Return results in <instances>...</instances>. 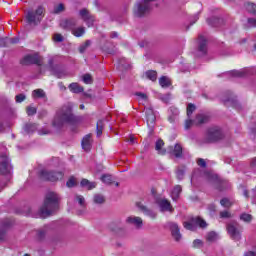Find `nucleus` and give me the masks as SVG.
<instances>
[{
  "label": "nucleus",
  "instance_id": "nucleus-1",
  "mask_svg": "<svg viewBox=\"0 0 256 256\" xmlns=\"http://www.w3.org/2000/svg\"><path fill=\"white\" fill-rule=\"evenodd\" d=\"M77 118L75 114H73V106L71 104H67L62 106L57 112L52 121L53 127L59 129L63 127L65 123H75Z\"/></svg>",
  "mask_w": 256,
  "mask_h": 256
},
{
  "label": "nucleus",
  "instance_id": "nucleus-2",
  "mask_svg": "<svg viewBox=\"0 0 256 256\" xmlns=\"http://www.w3.org/2000/svg\"><path fill=\"white\" fill-rule=\"evenodd\" d=\"M61 201V196L56 192H48L45 196L43 205L40 207L39 213L40 217H49L53 215L55 211L59 209V202Z\"/></svg>",
  "mask_w": 256,
  "mask_h": 256
},
{
  "label": "nucleus",
  "instance_id": "nucleus-3",
  "mask_svg": "<svg viewBox=\"0 0 256 256\" xmlns=\"http://www.w3.org/2000/svg\"><path fill=\"white\" fill-rule=\"evenodd\" d=\"M155 0H138L133 8V15L134 17H146V15H149L151 13V3H153Z\"/></svg>",
  "mask_w": 256,
  "mask_h": 256
},
{
  "label": "nucleus",
  "instance_id": "nucleus-4",
  "mask_svg": "<svg viewBox=\"0 0 256 256\" xmlns=\"http://www.w3.org/2000/svg\"><path fill=\"white\" fill-rule=\"evenodd\" d=\"M43 17H45V8L43 6H38L35 10H28L26 14L28 23H32L33 25L41 23Z\"/></svg>",
  "mask_w": 256,
  "mask_h": 256
},
{
  "label": "nucleus",
  "instance_id": "nucleus-5",
  "mask_svg": "<svg viewBox=\"0 0 256 256\" xmlns=\"http://www.w3.org/2000/svg\"><path fill=\"white\" fill-rule=\"evenodd\" d=\"M77 25V21L70 19V20H62L60 23V27L63 29H70L72 30V34L74 37H83L85 35V27H78L75 28Z\"/></svg>",
  "mask_w": 256,
  "mask_h": 256
},
{
  "label": "nucleus",
  "instance_id": "nucleus-6",
  "mask_svg": "<svg viewBox=\"0 0 256 256\" xmlns=\"http://www.w3.org/2000/svg\"><path fill=\"white\" fill-rule=\"evenodd\" d=\"M197 227L205 229V227H207V222L200 217L192 218L190 222H184V229H187L188 231H195Z\"/></svg>",
  "mask_w": 256,
  "mask_h": 256
},
{
  "label": "nucleus",
  "instance_id": "nucleus-7",
  "mask_svg": "<svg viewBox=\"0 0 256 256\" xmlns=\"http://www.w3.org/2000/svg\"><path fill=\"white\" fill-rule=\"evenodd\" d=\"M40 177L45 181L55 182V181H60V179H63L64 174L61 171L55 172V171L42 170L40 172Z\"/></svg>",
  "mask_w": 256,
  "mask_h": 256
},
{
  "label": "nucleus",
  "instance_id": "nucleus-8",
  "mask_svg": "<svg viewBox=\"0 0 256 256\" xmlns=\"http://www.w3.org/2000/svg\"><path fill=\"white\" fill-rule=\"evenodd\" d=\"M11 160L7 154L0 155V175H11Z\"/></svg>",
  "mask_w": 256,
  "mask_h": 256
},
{
  "label": "nucleus",
  "instance_id": "nucleus-9",
  "mask_svg": "<svg viewBox=\"0 0 256 256\" xmlns=\"http://www.w3.org/2000/svg\"><path fill=\"white\" fill-rule=\"evenodd\" d=\"M43 58L39 54L26 55L22 60V65H42Z\"/></svg>",
  "mask_w": 256,
  "mask_h": 256
},
{
  "label": "nucleus",
  "instance_id": "nucleus-10",
  "mask_svg": "<svg viewBox=\"0 0 256 256\" xmlns=\"http://www.w3.org/2000/svg\"><path fill=\"white\" fill-rule=\"evenodd\" d=\"M227 231L234 241H239L241 239V229L238 223H230L227 226Z\"/></svg>",
  "mask_w": 256,
  "mask_h": 256
},
{
  "label": "nucleus",
  "instance_id": "nucleus-11",
  "mask_svg": "<svg viewBox=\"0 0 256 256\" xmlns=\"http://www.w3.org/2000/svg\"><path fill=\"white\" fill-rule=\"evenodd\" d=\"M223 134L221 133V130L217 129V128H210L207 131L206 134V141L208 143H213L215 141H219L220 139H222Z\"/></svg>",
  "mask_w": 256,
  "mask_h": 256
},
{
  "label": "nucleus",
  "instance_id": "nucleus-12",
  "mask_svg": "<svg viewBox=\"0 0 256 256\" xmlns=\"http://www.w3.org/2000/svg\"><path fill=\"white\" fill-rule=\"evenodd\" d=\"M209 121V116L205 114H199L196 116L194 123L195 125H203ZM191 125H193V120H186L185 121V129H191Z\"/></svg>",
  "mask_w": 256,
  "mask_h": 256
},
{
  "label": "nucleus",
  "instance_id": "nucleus-13",
  "mask_svg": "<svg viewBox=\"0 0 256 256\" xmlns=\"http://www.w3.org/2000/svg\"><path fill=\"white\" fill-rule=\"evenodd\" d=\"M156 203L162 213H165L166 211L173 213V206H171V202H169V200L162 198L158 199Z\"/></svg>",
  "mask_w": 256,
  "mask_h": 256
},
{
  "label": "nucleus",
  "instance_id": "nucleus-14",
  "mask_svg": "<svg viewBox=\"0 0 256 256\" xmlns=\"http://www.w3.org/2000/svg\"><path fill=\"white\" fill-rule=\"evenodd\" d=\"M79 15L81 19H83L84 22H86L88 27H93V23L95 22V18L89 13V10L82 9L79 12Z\"/></svg>",
  "mask_w": 256,
  "mask_h": 256
},
{
  "label": "nucleus",
  "instance_id": "nucleus-15",
  "mask_svg": "<svg viewBox=\"0 0 256 256\" xmlns=\"http://www.w3.org/2000/svg\"><path fill=\"white\" fill-rule=\"evenodd\" d=\"M169 227H170L171 235L174 241H177V242L181 241V239H183V235H181V230L179 229V225L175 223H170Z\"/></svg>",
  "mask_w": 256,
  "mask_h": 256
},
{
  "label": "nucleus",
  "instance_id": "nucleus-16",
  "mask_svg": "<svg viewBox=\"0 0 256 256\" xmlns=\"http://www.w3.org/2000/svg\"><path fill=\"white\" fill-rule=\"evenodd\" d=\"M126 223L128 225H133L136 229H141L143 227V219L138 216H129L126 218Z\"/></svg>",
  "mask_w": 256,
  "mask_h": 256
},
{
  "label": "nucleus",
  "instance_id": "nucleus-17",
  "mask_svg": "<svg viewBox=\"0 0 256 256\" xmlns=\"http://www.w3.org/2000/svg\"><path fill=\"white\" fill-rule=\"evenodd\" d=\"M226 75H228V77H247V75H251V69L232 70L227 72Z\"/></svg>",
  "mask_w": 256,
  "mask_h": 256
},
{
  "label": "nucleus",
  "instance_id": "nucleus-18",
  "mask_svg": "<svg viewBox=\"0 0 256 256\" xmlns=\"http://www.w3.org/2000/svg\"><path fill=\"white\" fill-rule=\"evenodd\" d=\"M146 113V123L149 127L153 126L155 124V121L157 117L155 116V111H153V108L149 107L145 109Z\"/></svg>",
  "mask_w": 256,
  "mask_h": 256
},
{
  "label": "nucleus",
  "instance_id": "nucleus-19",
  "mask_svg": "<svg viewBox=\"0 0 256 256\" xmlns=\"http://www.w3.org/2000/svg\"><path fill=\"white\" fill-rule=\"evenodd\" d=\"M177 117H179V109L177 107H170V109L168 110V120L170 123L175 122V119H177Z\"/></svg>",
  "mask_w": 256,
  "mask_h": 256
},
{
  "label": "nucleus",
  "instance_id": "nucleus-20",
  "mask_svg": "<svg viewBox=\"0 0 256 256\" xmlns=\"http://www.w3.org/2000/svg\"><path fill=\"white\" fill-rule=\"evenodd\" d=\"M169 152H170L172 155H174V157H176V158H181V157H183V147H181L180 144H176V145L174 146V148H173V147H170V148H169Z\"/></svg>",
  "mask_w": 256,
  "mask_h": 256
},
{
  "label": "nucleus",
  "instance_id": "nucleus-21",
  "mask_svg": "<svg viewBox=\"0 0 256 256\" xmlns=\"http://www.w3.org/2000/svg\"><path fill=\"white\" fill-rule=\"evenodd\" d=\"M198 49L202 55H205V53H207V39L204 36L199 37Z\"/></svg>",
  "mask_w": 256,
  "mask_h": 256
},
{
  "label": "nucleus",
  "instance_id": "nucleus-22",
  "mask_svg": "<svg viewBox=\"0 0 256 256\" xmlns=\"http://www.w3.org/2000/svg\"><path fill=\"white\" fill-rule=\"evenodd\" d=\"M91 134H87L83 139H82V142H81V145H82V149L86 152H89L91 151Z\"/></svg>",
  "mask_w": 256,
  "mask_h": 256
},
{
  "label": "nucleus",
  "instance_id": "nucleus-23",
  "mask_svg": "<svg viewBox=\"0 0 256 256\" xmlns=\"http://www.w3.org/2000/svg\"><path fill=\"white\" fill-rule=\"evenodd\" d=\"M164 146H165V142H163V140L159 139L156 141L155 150L159 155H165V153H167V150L163 148Z\"/></svg>",
  "mask_w": 256,
  "mask_h": 256
},
{
  "label": "nucleus",
  "instance_id": "nucleus-24",
  "mask_svg": "<svg viewBox=\"0 0 256 256\" xmlns=\"http://www.w3.org/2000/svg\"><path fill=\"white\" fill-rule=\"evenodd\" d=\"M137 207H139V209H141V211H143V213H145L151 219H155V217H157V214L155 212H153V210L147 209V207L145 205L138 203Z\"/></svg>",
  "mask_w": 256,
  "mask_h": 256
},
{
  "label": "nucleus",
  "instance_id": "nucleus-25",
  "mask_svg": "<svg viewBox=\"0 0 256 256\" xmlns=\"http://www.w3.org/2000/svg\"><path fill=\"white\" fill-rule=\"evenodd\" d=\"M81 187H86V189H88L89 191H91V189H95L97 187V183L95 182H91L87 179H82V181L80 182Z\"/></svg>",
  "mask_w": 256,
  "mask_h": 256
},
{
  "label": "nucleus",
  "instance_id": "nucleus-26",
  "mask_svg": "<svg viewBox=\"0 0 256 256\" xmlns=\"http://www.w3.org/2000/svg\"><path fill=\"white\" fill-rule=\"evenodd\" d=\"M181 191H183V189L179 185L173 188L171 197L174 201H177L179 199V196L181 195Z\"/></svg>",
  "mask_w": 256,
  "mask_h": 256
},
{
  "label": "nucleus",
  "instance_id": "nucleus-27",
  "mask_svg": "<svg viewBox=\"0 0 256 256\" xmlns=\"http://www.w3.org/2000/svg\"><path fill=\"white\" fill-rule=\"evenodd\" d=\"M68 87L72 93H83L84 91L83 86L78 83H71Z\"/></svg>",
  "mask_w": 256,
  "mask_h": 256
},
{
  "label": "nucleus",
  "instance_id": "nucleus-28",
  "mask_svg": "<svg viewBox=\"0 0 256 256\" xmlns=\"http://www.w3.org/2000/svg\"><path fill=\"white\" fill-rule=\"evenodd\" d=\"M103 127H105V121L99 120L96 126L97 137H101V135H103Z\"/></svg>",
  "mask_w": 256,
  "mask_h": 256
},
{
  "label": "nucleus",
  "instance_id": "nucleus-29",
  "mask_svg": "<svg viewBox=\"0 0 256 256\" xmlns=\"http://www.w3.org/2000/svg\"><path fill=\"white\" fill-rule=\"evenodd\" d=\"M159 85L163 88L171 87V80H169V78L166 76H162L159 79Z\"/></svg>",
  "mask_w": 256,
  "mask_h": 256
},
{
  "label": "nucleus",
  "instance_id": "nucleus-30",
  "mask_svg": "<svg viewBox=\"0 0 256 256\" xmlns=\"http://www.w3.org/2000/svg\"><path fill=\"white\" fill-rule=\"evenodd\" d=\"M93 201L96 205H103V203H105V196L101 194H95Z\"/></svg>",
  "mask_w": 256,
  "mask_h": 256
},
{
  "label": "nucleus",
  "instance_id": "nucleus-31",
  "mask_svg": "<svg viewBox=\"0 0 256 256\" xmlns=\"http://www.w3.org/2000/svg\"><path fill=\"white\" fill-rule=\"evenodd\" d=\"M146 79H149L150 81H157V72L153 70H149L145 72Z\"/></svg>",
  "mask_w": 256,
  "mask_h": 256
},
{
  "label": "nucleus",
  "instance_id": "nucleus-32",
  "mask_svg": "<svg viewBox=\"0 0 256 256\" xmlns=\"http://www.w3.org/2000/svg\"><path fill=\"white\" fill-rule=\"evenodd\" d=\"M32 97L37 99H43V97H45V91H43V89H36L33 91Z\"/></svg>",
  "mask_w": 256,
  "mask_h": 256
},
{
  "label": "nucleus",
  "instance_id": "nucleus-33",
  "mask_svg": "<svg viewBox=\"0 0 256 256\" xmlns=\"http://www.w3.org/2000/svg\"><path fill=\"white\" fill-rule=\"evenodd\" d=\"M245 8H246V11H248V13H252V15H256V5L254 3H246Z\"/></svg>",
  "mask_w": 256,
  "mask_h": 256
},
{
  "label": "nucleus",
  "instance_id": "nucleus-34",
  "mask_svg": "<svg viewBox=\"0 0 256 256\" xmlns=\"http://www.w3.org/2000/svg\"><path fill=\"white\" fill-rule=\"evenodd\" d=\"M102 183H105L106 185H111L113 183V176L109 174H105L101 177Z\"/></svg>",
  "mask_w": 256,
  "mask_h": 256
},
{
  "label": "nucleus",
  "instance_id": "nucleus-35",
  "mask_svg": "<svg viewBox=\"0 0 256 256\" xmlns=\"http://www.w3.org/2000/svg\"><path fill=\"white\" fill-rule=\"evenodd\" d=\"M37 130V124H26L24 127V131L26 133H33Z\"/></svg>",
  "mask_w": 256,
  "mask_h": 256
},
{
  "label": "nucleus",
  "instance_id": "nucleus-36",
  "mask_svg": "<svg viewBox=\"0 0 256 256\" xmlns=\"http://www.w3.org/2000/svg\"><path fill=\"white\" fill-rule=\"evenodd\" d=\"M63 11H65V5L57 4L54 6L53 13H55V15H59V13H63Z\"/></svg>",
  "mask_w": 256,
  "mask_h": 256
},
{
  "label": "nucleus",
  "instance_id": "nucleus-37",
  "mask_svg": "<svg viewBox=\"0 0 256 256\" xmlns=\"http://www.w3.org/2000/svg\"><path fill=\"white\" fill-rule=\"evenodd\" d=\"M91 46V40H87L84 44H82L79 47V51L80 53H85V51H87V48Z\"/></svg>",
  "mask_w": 256,
  "mask_h": 256
},
{
  "label": "nucleus",
  "instance_id": "nucleus-38",
  "mask_svg": "<svg viewBox=\"0 0 256 256\" xmlns=\"http://www.w3.org/2000/svg\"><path fill=\"white\" fill-rule=\"evenodd\" d=\"M241 221H244L245 223H249L252 221L253 216L251 214L244 213L240 216Z\"/></svg>",
  "mask_w": 256,
  "mask_h": 256
},
{
  "label": "nucleus",
  "instance_id": "nucleus-39",
  "mask_svg": "<svg viewBox=\"0 0 256 256\" xmlns=\"http://www.w3.org/2000/svg\"><path fill=\"white\" fill-rule=\"evenodd\" d=\"M82 81L86 85H91V83H93V78L89 74H85L84 76H82Z\"/></svg>",
  "mask_w": 256,
  "mask_h": 256
},
{
  "label": "nucleus",
  "instance_id": "nucleus-40",
  "mask_svg": "<svg viewBox=\"0 0 256 256\" xmlns=\"http://www.w3.org/2000/svg\"><path fill=\"white\" fill-rule=\"evenodd\" d=\"M219 22V18L212 17L207 19L208 25H211L212 27H217V23Z\"/></svg>",
  "mask_w": 256,
  "mask_h": 256
},
{
  "label": "nucleus",
  "instance_id": "nucleus-41",
  "mask_svg": "<svg viewBox=\"0 0 256 256\" xmlns=\"http://www.w3.org/2000/svg\"><path fill=\"white\" fill-rule=\"evenodd\" d=\"M77 185V180H75V177H70L69 180L66 182V187H75Z\"/></svg>",
  "mask_w": 256,
  "mask_h": 256
},
{
  "label": "nucleus",
  "instance_id": "nucleus-42",
  "mask_svg": "<svg viewBox=\"0 0 256 256\" xmlns=\"http://www.w3.org/2000/svg\"><path fill=\"white\" fill-rule=\"evenodd\" d=\"M176 175H177V179L181 181V179H183V177L185 176V169L178 168L176 171Z\"/></svg>",
  "mask_w": 256,
  "mask_h": 256
},
{
  "label": "nucleus",
  "instance_id": "nucleus-43",
  "mask_svg": "<svg viewBox=\"0 0 256 256\" xmlns=\"http://www.w3.org/2000/svg\"><path fill=\"white\" fill-rule=\"evenodd\" d=\"M220 204L222 205V207H231V205H233V203L227 199V198H224L220 201Z\"/></svg>",
  "mask_w": 256,
  "mask_h": 256
},
{
  "label": "nucleus",
  "instance_id": "nucleus-44",
  "mask_svg": "<svg viewBox=\"0 0 256 256\" xmlns=\"http://www.w3.org/2000/svg\"><path fill=\"white\" fill-rule=\"evenodd\" d=\"M76 201L79 203L80 207H85V197H83L82 195H77Z\"/></svg>",
  "mask_w": 256,
  "mask_h": 256
},
{
  "label": "nucleus",
  "instance_id": "nucleus-45",
  "mask_svg": "<svg viewBox=\"0 0 256 256\" xmlns=\"http://www.w3.org/2000/svg\"><path fill=\"white\" fill-rule=\"evenodd\" d=\"M136 95H137L139 101H142V103H147V94L138 92V93H136Z\"/></svg>",
  "mask_w": 256,
  "mask_h": 256
},
{
  "label": "nucleus",
  "instance_id": "nucleus-46",
  "mask_svg": "<svg viewBox=\"0 0 256 256\" xmlns=\"http://www.w3.org/2000/svg\"><path fill=\"white\" fill-rule=\"evenodd\" d=\"M194 111H195V105L189 104L187 107V116L191 117V115H193Z\"/></svg>",
  "mask_w": 256,
  "mask_h": 256
},
{
  "label": "nucleus",
  "instance_id": "nucleus-47",
  "mask_svg": "<svg viewBox=\"0 0 256 256\" xmlns=\"http://www.w3.org/2000/svg\"><path fill=\"white\" fill-rule=\"evenodd\" d=\"M63 35L61 34H54L53 36V41H55L56 43H63Z\"/></svg>",
  "mask_w": 256,
  "mask_h": 256
},
{
  "label": "nucleus",
  "instance_id": "nucleus-48",
  "mask_svg": "<svg viewBox=\"0 0 256 256\" xmlns=\"http://www.w3.org/2000/svg\"><path fill=\"white\" fill-rule=\"evenodd\" d=\"M208 241H217V233L215 232H210L207 235Z\"/></svg>",
  "mask_w": 256,
  "mask_h": 256
},
{
  "label": "nucleus",
  "instance_id": "nucleus-49",
  "mask_svg": "<svg viewBox=\"0 0 256 256\" xmlns=\"http://www.w3.org/2000/svg\"><path fill=\"white\" fill-rule=\"evenodd\" d=\"M26 99L25 94H18L15 97L16 103H23V101Z\"/></svg>",
  "mask_w": 256,
  "mask_h": 256
},
{
  "label": "nucleus",
  "instance_id": "nucleus-50",
  "mask_svg": "<svg viewBox=\"0 0 256 256\" xmlns=\"http://www.w3.org/2000/svg\"><path fill=\"white\" fill-rule=\"evenodd\" d=\"M37 113V108L35 107H28L27 108V115L31 116V115H35Z\"/></svg>",
  "mask_w": 256,
  "mask_h": 256
},
{
  "label": "nucleus",
  "instance_id": "nucleus-51",
  "mask_svg": "<svg viewBox=\"0 0 256 256\" xmlns=\"http://www.w3.org/2000/svg\"><path fill=\"white\" fill-rule=\"evenodd\" d=\"M220 217L221 219H229L231 217V214L229 211H222L220 212Z\"/></svg>",
  "mask_w": 256,
  "mask_h": 256
},
{
  "label": "nucleus",
  "instance_id": "nucleus-52",
  "mask_svg": "<svg viewBox=\"0 0 256 256\" xmlns=\"http://www.w3.org/2000/svg\"><path fill=\"white\" fill-rule=\"evenodd\" d=\"M206 176L208 177L209 181H215V180H217V174H214V173H212V172H208V173L206 174Z\"/></svg>",
  "mask_w": 256,
  "mask_h": 256
},
{
  "label": "nucleus",
  "instance_id": "nucleus-53",
  "mask_svg": "<svg viewBox=\"0 0 256 256\" xmlns=\"http://www.w3.org/2000/svg\"><path fill=\"white\" fill-rule=\"evenodd\" d=\"M248 25H249V27H256V19L248 18Z\"/></svg>",
  "mask_w": 256,
  "mask_h": 256
},
{
  "label": "nucleus",
  "instance_id": "nucleus-54",
  "mask_svg": "<svg viewBox=\"0 0 256 256\" xmlns=\"http://www.w3.org/2000/svg\"><path fill=\"white\" fill-rule=\"evenodd\" d=\"M199 167H207V163L205 162V159L199 158L197 161Z\"/></svg>",
  "mask_w": 256,
  "mask_h": 256
},
{
  "label": "nucleus",
  "instance_id": "nucleus-55",
  "mask_svg": "<svg viewBox=\"0 0 256 256\" xmlns=\"http://www.w3.org/2000/svg\"><path fill=\"white\" fill-rule=\"evenodd\" d=\"M66 75H67V73L65 71L56 73V77H58V79H63V77H66Z\"/></svg>",
  "mask_w": 256,
  "mask_h": 256
},
{
  "label": "nucleus",
  "instance_id": "nucleus-56",
  "mask_svg": "<svg viewBox=\"0 0 256 256\" xmlns=\"http://www.w3.org/2000/svg\"><path fill=\"white\" fill-rule=\"evenodd\" d=\"M7 43H12V44L19 43V38L7 39Z\"/></svg>",
  "mask_w": 256,
  "mask_h": 256
},
{
  "label": "nucleus",
  "instance_id": "nucleus-57",
  "mask_svg": "<svg viewBox=\"0 0 256 256\" xmlns=\"http://www.w3.org/2000/svg\"><path fill=\"white\" fill-rule=\"evenodd\" d=\"M7 45V38H0V47H5Z\"/></svg>",
  "mask_w": 256,
  "mask_h": 256
},
{
  "label": "nucleus",
  "instance_id": "nucleus-58",
  "mask_svg": "<svg viewBox=\"0 0 256 256\" xmlns=\"http://www.w3.org/2000/svg\"><path fill=\"white\" fill-rule=\"evenodd\" d=\"M39 135H49V130L41 129L38 131Z\"/></svg>",
  "mask_w": 256,
  "mask_h": 256
},
{
  "label": "nucleus",
  "instance_id": "nucleus-59",
  "mask_svg": "<svg viewBox=\"0 0 256 256\" xmlns=\"http://www.w3.org/2000/svg\"><path fill=\"white\" fill-rule=\"evenodd\" d=\"M193 245H194V247H199V245H201V240H199V239L194 240Z\"/></svg>",
  "mask_w": 256,
  "mask_h": 256
},
{
  "label": "nucleus",
  "instance_id": "nucleus-60",
  "mask_svg": "<svg viewBox=\"0 0 256 256\" xmlns=\"http://www.w3.org/2000/svg\"><path fill=\"white\" fill-rule=\"evenodd\" d=\"M208 209H209V211H210V213H215V211H216V208H215V205H210L209 207H208Z\"/></svg>",
  "mask_w": 256,
  "mask_h": 256
},
{
  "label": "nucleus",
  "instance_id": "nucleus-61",
  "mask_svg": "<svg viewBox=\"0 0 256 256\" xmlns=\"http://www.w3.org/2000/svg\"><path fill=\"white\" fill-rule=\"evenodd\" d=\"M197 21H199V14H196V15L194 16V19H193V21L191 22V25H194V23H197Z\"/></svg>",
  "mask_w": 256,
  "mask_h": 256
},
{
  "label": "nucleus",
  "instance_id": "nucleus-62",
  "mask_svg": "<svg viewBox=\"0 0 256 256\" xmlns=\"http://www.w3.org/2000/svg\"><path fill=\"white\" fill-rule=\"evenodd\" d=\"M244 256H256V254L253 251H248L244 254Z\"/></svg>",
  "mask_w": 256,
  "mask_h": 256
},
{
  "label": "nucleus",
  "instance_id": "nucleus-63",
  "mask_svg": "<svg viewBox=\"0 0 256 256\" xmlns=\"http://www.w3.org/2000/svg\"><path fill=\"white\" fill-rule=\"evenodd\" d=\"M110 37H111L112 39H115V38L119 37V34H118L117 32H112L111 35H110Z\"/></svg>",
  "mask_w": 256,
  "mask_h": 256
},
{
  "label": "nucleus",
  "instance_id": "nucleus-64",
  "mask_svg": "<svg viewBox=\"0 0 256 256\" xmlns=\"http://www.w3.org/2000/svg\"><path fill=\"white\" fill-rule=\"evenodd\" d=\"M243 195H244V197H249V194H248V192H247V189H244V190H243Z\"/></svg>",
  "mask_w": 256,
  "mask_h": 256
}]
</instances>
